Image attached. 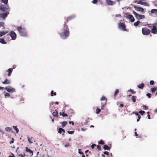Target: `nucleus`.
<instances>
[{
	"instance_id": "12",
	"label": "nucleus",
	"mask_w": 157,
	"mask_h": 157,
	"mask_svg": "<svg viewBox=\"0 0 157 157\" xmlns=\"http://www.w3.org/2000/svg\"><path fill=\"white\" fill-rule=\"evenodd\" d=\"M13 68H9L8 70L7 71L8 72V76H11Z\"/></svg>"
},
{
	"instance_id": "63",
	"label": "nucleus",
	"mask_w": 157,
	"mask_h": 157,
	"mask_svg": "<svg viewBox=\"0 0 157 157\" xmlns=\"http://www.w3.org/2000/svg\"><path fill=\"white\" fill-rule=\"evenodd\" d=\"M154 112L155 113H157V109H155V110H154Z\"/></svg>"
},
{
	"instance_id": "1",
	"label": "nucleus",
	"mask_w": 157,
	"mask_h": 157,
	"mask_svg": "<svg viewBox=\"0 0 157 157\" xmlns=\"http://www.w3.org/2000/svg\"><path fill=\"white\" fill-rule=\"evenodd\" d=\"M17 29L21 36H27V31L24 28L18 26L17 27Z\"/></svg>"
},
{
	"instance_id": "24",
	"label": "nucleus",
	"mask_w": 157,
	"mask_h": 157,
	"mask_svg": "<svg viewBox=\"0 0 157 157\" xmlns=\"http://www.w3.org/2000/svg\"><path fill=\"white\" fill-rule=\"evenodd\" d=\"M3 83L4 84H9L10 83V82L8 79H6L5 81L3 82Z\"/></svg>"
},
{
	"instance_id": "55",
	"label": "nucleus",
	"mask_w": 157,
	"mask_h": 157,
	"mask_svg": "<svg viewBox=\"0 0 157 157\" xmlns=\"http://www.w3.org/2000/svg\"><path fill=\"white\" fill-rule=\"evenodd\" d=\"M12 155H10L9 156V157H16L14 156V155L13 153H11Z\"/></svg>"
},
{
	"instance_id": "23",
	"label": "nucleus",
	"mask_w": 157,
	"mask_h": 157,
	"mask_svg": "<svg viewBox=\"0 0 157 157\" xmlns=\"http://www.w3.org/2000/svg\"><path fill=\"white\" fill-rule=\"evenodd\" d=\"M5 130L7 132H10L11 131V128L8 127H6L5 128Z\"/></svg>"
},
{
	"instance_id": "29",
	"label": "nucleus",
	"mask_w": 157,
	"mask_h": 157,
	"mask_svg": "<svg viewBox=\"0 0 157 157\" xmlns=\"http://www.w3.org/2000/svg\"><path fill=\"white\" fill-rule=\"evenodd\" d=\"M101 101H103V100H105L106 101H106H107V98L105 96H103L102 97H101Z\"/></svg>"
},
{
	"instance_id": "15",
	"label": "nucleus",
	"mask_w": 157,
	"mask_h": 157,
	"mask_svg": "<svg viewBox=\"0 0 157 157\" xmlns=\"http://www.w3.org/2000/svg\"><path fill=\"white\" fill-rule=\"evenodd\" d=\"M107 4L109 5H112L114 4L113 2L110 0H106Z\"/></svg>"
},
{
	"instance_id": "44",
	"label": "nucleus",
	"mask_w": 157,
	"mask_h": 157,
	"mask_svg": "<svg viewBox=\"0 0 157 157\" xmlns=\"http://www.w3.org/2000/svg\"><path fill=\"white\" fill-rule=\"evenodd\" d=\"M143 108L145 109V110H146V109H147V106H146V105H144L143 106Z\"/></svg>"
},
{
	"instance_id": "30",
	"label": "nucleus",
	"mask_w": 157,
	"mask_h": 157,
	"mask_svg": "<svg viewBox=\"0 0 157 157\" xmlns=\"http://www.w3.org/2000/svg\"><path fill=\"white\" fill-rule=\"evenodd\" d=\"M63 131V132H64V130L61 128H59L58 130V132L60 134H61L62 132Z\"/></svg>"
},
{
	"instance_id": "39",
	"label": "nucleus",
	"mask_w": 157,
	"mask_h": 157,
	"mask_svg": "<svg viewBox=\"0 0 157 157\" xmlns=\"http://www.w3.org/2000/svg\"><path fill=\"white\" fill-rule=\"evenodd\" d=\"M98 1V0H93V1L92 2V3L93 4H95L97 3Z\"/></svg>"
},
{
	"instance_id": "17",
	"label": "nucleus",
	"mask_w": 157,
	"mask_h": 157,
	"mask_svg": "<svg viewBox=\"0 0 157 157\" xmlns=\"http://www.w3.org/2000/svg\"><path fill=\"white\" fill-rule=\"evenodd\" d=\"M7 33V31H1L0 32V37H2L5 34Z\"/></svg>"
},
{
	"instance_id": "26",
	"label": "nucleus",
	"mask_w": 157,
	"mask_h": 157,
	"mask_svg": "<svg viewBox=\"0 0 157 157\" xmlns=\"http://www.w3.org/2000/svg\"><path fill=\"white\" fill-rule=\"evenodd\" d=\"M67 121L63 122L62 123V127L63 128L67 124Z\"/></svg>"
},
{
	"instance_id": "52",
	"label": "nucleus",
	"mask_w": 157,
	"mask_h": 157,
	"mask_svg": "<svg viewBox=\"0 0 157 157\" xmlns=\"http://www.w3.org/2000/svg\"><path fill=\"white\" fill-rule=\"evenodd\" d=\"M28 141L30 144H31L32 143V142L31 141H30L31 140L29 138V137L28 138Z\"/></svg>"
},
{
	"instance_id": "46",
	"label": "nucleus",
	"mask_w": 157,
	"mask_h": 157,
	"mask_svg": "<svg viewBox=\"0 0 157 157\" xmlns=\"http://www.w3.org/2000/svg\"><path fill=\"white\" fill-rule=\"evenodd\" d=\"M145 113V112L144 111H140L139 112V113H140V114H144V113Z\"/></svg>"
},
{
	"instance_id": "35",
	"label": "nucleus",
	"mask_w": 157,
	"mask_h": 157,
	"mask_svg": "<svg viewBox=\"0 0 157 157\" xmlns=\"http://www.w3.org/2000/svg\"><path fill=\"white\" fill-rule=\"evenodd\" d=\"M128 91L131 92L132 93V94H134L136 93V92L134 91L133 90H131V89H130V90H128Z\"/></svg>"
},
{
	"instance_id": "8",
	"label": "nucleus",
	"mask_w": 157,
	"mask_h": 157,
	"mask_svg": "<svg viewBox=\"0 0 157 157\" xmlns=\"http://www.w3.org/2000/svg\"><path fill=\"white\" fill-rule=\"evenodd\" d=\"M119 28L121 30L125 31L126 30L125 26L123 23H121L119 24Z\"/></svg>"
},
{
	"instance_id": "6",
	"label": "nucleus",
	"mask_w": 157,
	"mask_h": 157,
	"mask_svg": "<svg viewBox=\"0 0 157 157\" xmlns=\"http://www.w3.org/2000/svg\"><path fill=\"white\" fill-rule=\"evenodd\" d=\"M5 89L9 92L13 93L15 91V89L14 88L10 86H7L5 87Z\"/></svg>"
},
{
	"instance_id": "5",
	"label": "nucleus",
	"mask_w": 157,
	"mask_h": 157,
	"mask_svg": "<svg viewBox=\"0 0 157 157\" xmlns=\"http://www.w3.org/2000/svg\"><path fill=\"white\" fill-rule=\"evenodd\" d=\"M142 33L144 35H148L150 33V30L147 29H142Z\"/></svg>"
},
{
	"instance_id": "27",
	"label": "nucleus",
	"mask_w": 157,
	"mask_h": 157,
	"mask_svg": "<svg viewBox=\"0 0 157 157\" xmlns=\"http://www.w3.org/2000/svg\"><path fill=\"white\" fill-rule=\"evenodd\" d=\"M140 23V22L139 21H138L134 23V26H138L139 24Z\"/></svg>"
},
{
	"instance_id": "19",
	"label": "nucleus",
	"mask_w": 157,
	"mask_h": 157,
	"mask_svg": "<svg viewBox=\"0 0 157 157\" xmlns=\"http://www.w3.org/2000/svg\"><path fill=\"white\" fill-rule=\"evenodd\" d=\"M7 13H3L1 14V17L3 19H4L7 16Z\"/></svg>"
},
{
	"instance_id": "59",
	"label": "nucleus",
	"mask_w": 157,
	"mask_h": 157,
	"mask_svg": "<svg viewBox=\"0 0 157 157\" xmlns=\"http://www.w3.org/2000/svg\"><path fill=\"white\" fill-rule=\"evenodd\" d=\"M133 113H134L135 114H136V115H137V116H139V115L138 114V113H134V112H133Z\"/></svg>"
},
{
	"instance_id": "9",
	"label": "nucleus",
	"mask_w": 157,
	"mask_h": 157,
	"mask_svg": "<svg viewBox=\"0 0 157 157\" xmlns=\"http://www.w3.org/2000/svg\"><path fill=\"white\" fill-rule=\"evenodd\" d=\"M139 3L140 5L145 6H149V4L144 2L143 0H140L139 2Z\"/></svg>"
},
{
	"instance_id": "41",
	"label": "nucleus",
	"mask_w": 157,
	"mask_h": 157,
	"mask_svg": "<svg viewBox=\"0 0 157 157\" xmlns=\"http://www.w3.org/2000/svg\"><path fill=\"white\" fill-rule=\"evenodd\" d=\"M97 147L98 149L99 150H101V147L99 145H98L97 146Z\"/></svg>"
},
{
	"instance_id": "53",
	"label": "nucleus",
	"mask_w": 157,
	"mask_h": 157,
	"mask_svg": "<svg viewBox=\"0 0 157 157\" xmlns=\"http://www.w3.org/2000/svg\"><path fill=\"white\" fill-rule=\"evenodd\" d=\"M140 116L139 115V116H138V119L137 120V122H138L139 121L140 119Z\"/></svg>"
},
{
	"instance_id": "62",
	"label": "nucleus",
	"mask_w": 157,
	"mask_h": 157,
	"mask_svg": "<svg viewBox=\"0 0 157 157\" xmlns=\"http://www.w3.org/2000/svg\"><path fill=\"white\" fill-rule=\"evenodd\" d=\"M53 91H52L51 93V96H53Z\"/></svg>"
},
{
	"instance_id": "47",
	"label": "nucleus",
	"mask_w": 157,
	"mask_h": 157,
	"mask_svg": "<svg viewBox=\"0 0 157 157\" xmlns=\"http://www.w3.org/2000/svg\"><path fill=\"white\" fill-rule=\"evenodd\" d=\"M96 146L95 144H93L91 146V147L92 149H93L94 148V147Z\"/></svg>"
},
{
	"instance_id": "25",
	"label": "nucleus",
	"mask_w": 157,
	"mask_h": 157,
	"mask_svg": "<svg viewBox=\"0 0 157 157\" xmlns=\"http://www.w3.org/2000/svg\"><path fill=\"white\" fill-rule=\"evenodd\" d=\"M157 88L156 87L152 88L151 89V91L152 93H154L157 90Z\"/></svg>"
},
{
	"instance_id": "21",
	"label": "nucleus",
	"mask_w": 157,
	"mask_h": 157,
	"mask_svg": "<svg viewBox=\"0 0 157 157\" xmlns=\"http://www.w3.org/2000/svg\"><path fill=\"white\" fill-rule=\"evenodd\" d=\"M144 83H141V84H140H140L137 87L139 88L142 89L144 87Z\"/></svg>"
},
{
	"instance_id": "4",
	"label": "nucleus",
	"mask_w": 157,
	"mask_h": 157,
	"mask_svg": "<svg viewBox=\"0 0 157 157\" xmlns=\"http://www.w3.org/2000/svg\"><path fill=\"white\" fill-rule=\"evenodd\" d=\"M10 36L11 37L12 40H16L17 36L15 33L14 31H11L10 33Z\"/></svg>"
},
{
	"instance_id": "10",
	"label": "nucleus",
	"mask_w": 157,
	"mask_h": 157,
	"mask_svg": "<svg viewBox=\"0 0 157 157\" xmlns=\"http://www.w3.org/2000/svg\"><path fill=\"white\" fill-rule=\"evenodd\" d=\"M151 33H153L154 34H155L157 32V30L156 27L155 26H153V28L151 30Z\"/></svg>"
},
{
	"instance_id": "48",
	"label": "nucleus",
	"mask_w": 157,
	"mask_h": 157,
	"mask_svg": "<svg viewBox=\"0 0 157 157\" xmlns=\"http://www.w3.org/2000/svg\"><path fill=\"white\" fill-rule=\"evenodd\" d=\"M146 95L147 96L148 98H150L151 97V94L149 93H147L146 94Z\"/></svg>"
},
{
	"instance_id": "43",
	"label": "nucleus",
	"mask_w": 157,
	"mask_h": 157,
	"mask_svg": "<svg viewBox=\"0 0 157 157\" xmlns=\"http://www.w3.org/2000/svg\"><path fill=\"white\" fill-rule=\"evenodd\" d=\"M5 96H6L10 97V95L9 93H6L5 94Z\"/></svg>"
},
{
	"instance_id": "54",
	"label": "nucleus",
	"mask_w": 157,
	"mask_h": 157,
	"mask_svg": "<svg viewBox=\"0 0 157 157\" xmlns=\"http://www.w3.org/2000/svg\"><path fill=\"white\" fill-rule=\"evenodd\" d=\"M75 17V15H73L69 17L68 18H73Z\"/></svg>"
},
{
	"instance_id": "16",
	"label": "nucleus",
	"mask_w": 157,
	"mask_h": 157,
	"mask_svg": "<svg viewBox=\"0 0 157 157\" xmlns=\"http://www.w3.org/2000/svg\"><path fill=\"white\" fill-rule=\"evenodd\" d=\"M53 116L55 117H57L58 116V113L56 110L52 113Z\"/></svg>"
},
{
	"instance_id": "36",
	"label": "nucleus",
	"mask_w": 157,
	"mask_h": 157,
	"mask_svg": "<svg viewBox=\"0 0 157 157\" xmlns=\"http://www.w3.org/2000/svg\"><path fill=\"white\" fill-rule=\"evenodd\" d=\"M78 152L80 154H83V153L82 151V150L81 149H78Z\"/></svg>"
},
{
	"instance_id": "22",
	"label": "nucleus",
	"mask_w": 157,
	"mask_h": 157,
	"mask_svg": "<svg viewBox=\"0 0 157 157\" xmlns=\"http://www.w3.org/2000/svg\"><path fill=\"white\" fill-rule=\"evenodd\" d=\"M0 43L2 44H5L6 42L3 39L0 38Z\"/></svg>"
},
{
	"instance_id": "13",
	"label": "nucleus",
	"mask_w": 157,
	"mask_h": 157,
	"mask_svg": "<svg viewBox=\"0 0 157 157\" xmlns=\"http://www.w3.org/2000/svg\"><path fill=\"white\" fill-rule=\"evenodd\" d=\"M151 12L152 13L155 14L156 16L157 17V9H152L151 10Z\"/></svg>"
},
{
	"instance_id": "42",
	"label": "nucleus",
	"mask_w": 157,
	"mask_h": 157,
	"mask_svg": "<svg viewBox=\"0 0 157 157\" xmlns=\"http://www.w3.org/2000/svg\"><path fill=\"white\" fill-rule=\"evenodd\" d=\"M105 104L102 105L101 106V109H103V110L104 109V107L105 106Z\"/></svg>"
},
{
	"instance_id": "34",
	"label": "nucleus",
	"mask_w": 157,
	"mask_h": 157,
	"mask_svg": "<svg viewBox=\"0 0 157 157\" xmlns=\"http://www.w3.org/2000/svg\"><path fill=\"white\" fill-rule=\"evenodd\" d=\"M2 1L3 3L6 5L8 3V0H2Z\"/></svg>"
},
{
	"instance_id": "7",
	"label": "nucleus",
	"mask_w": 157,
	"mask_h": 157,
	"mask_svg": "<svg viewBox=\"0 0 157 157\" xmlns=\"http://www.w3.org/2000/svg\"><path fill=\"white\" fill-rule=\"evenodd\" d=\"M135 8L136 10L142 13H144V9L141 7L135 6Z\"/></svg>"
},
{
	"instance_id": "58",
	"label": "nucleus",
	"mask_w": 157,
	"mask_h": 157,
	"mask_svg": "<svg viewBox=\"0 0 157 157\" xmlns=\"http://www.w3.org/2000/svg\"><path fill=\"white\" fill-rule=\"evenodd\" d=\"M3 24H4L3 22H0V25H1L2 26H3Z\"/></svg>"
},
{
	"instance_id": "32",
	"label": "nucleus",
	"mask_w": 157,
	"mask_h": 157,
	"mask_svg": "<svg viewBox=\"0 0 157 157\" xmlns=\"http://www.w3.org/2000/svg\"><path fill=\"white\" fill-rule=\"evenodd\" d=\"M101 111V109L99 108H97L96 110V113L97 114H99Z\"/></svg>"
},
{
	"instance_id": "51",
	"label": "nucleus",
	"mask_w": 157,
	"mask_h": 157,
	"mask_svg": "<svg viewBox=\"0 0 157 157\" xmlns=\"http://www.w3.org/2000/svg\"><path fill=\"white\" fill-rule=\"evenodd\" d=\"M62 116L63 117H65V116H67V114L64 113H63Z\"/></svg>"
},
{
	"instance_id": "49",
	"label": "nucleus",
	"mask_w": 157,
	"mask_h": 157,
	"mask_svg": "<svg viewBox=\"0 0 157 157\" xmlns=\"http://www.w3.org/2000/svg\"><path fill=\"white\" fill-rule=\"evenodd\" d=\"M12 140L11 141H10V144L13 143L14 142V139L13 138H12Z\"/></svg>"
},
{
	"instance_id": "61",
	"label": "nucleus",
	"mask_w": 157,
	"mask_h": 157,
	"mask_svg": "<svg viewBox=\"0 0 157 157\" xmlns=\"http://www.w3.org/2000/svg\"><path fill=\"white\" fill-rule=\"evenodd\" d=\"M81 129L83 131H85L86 130V129L82 128H81Z\"/></svg>"
},
{
	"instance_id": "57",
	"label": "nucleus",
	"mask_w": 157,
	"mask_h": 157,
	"mask_svg": "<svg viewBox=\"0 0 157 157\" xmlns=\"http://www.w3.org/2000/svg\"><path fill=\"white\" fill-rule=\"evenodd\" d=\"M5 88L4 87L0 86V90H3Z\"/></svg>"
},
{
	"instance_id": "33",
	"label": "nucleus",
	"mask_w": 157,
	"mask_h": 157,
	"mask_svg": "<svg viewBox=\"0 0 157 157\" xmlns=\"http://www.w3.org/2000/svg\"><path fill=\"white\" fill-rule=\"evenodd\" d=\"M132 99L133 102H135L136 101V98L135 96H132Z\"/></svg>"
},
{
	"instance_id": "3",
	"label": "nucleus",
	"mask_w": 157,
	"mask_h": 157,
	"mask_svg": "<svg viewBox=\"0 0 157 157\" xmlns=\"http://www.w3.org/2000/svg\"><path fill=\"white\" fill-rule=\"evenodd\" d=\"M133 13L135 16L136 18L138 19H144L145 18V16L144 15L138 14L135 11L133 12Z\"/></svg>"
},
{
	"instance_id": "40",
	"label": "nucleus",
	"mask_w": 157,
	"mask_h": 157,
	"mask_svg": "<svg viewBox=\"0 0 157 157\" xmlns=\"http://www.w3.org/2000/svg\"><path fill=\"white\" fill-rule=\"evenodd\" d=\"M67 132L70 134H72L74 133V132L73 131H68Z\"/></svg>"
},
{
	"instance_id": "45",
	"label": "nucleus",
	"mask_w": 157,
	"mask_h": 157,
	"mask_svg": "<svg viewBox=\"0 0 157 157\" xmlns=\"http://www.w3.org/2000/svg\"><path fill=\"white\" fill-rule=\"evenodd\" d=\"M154 81L153 80H151L150 81V84L151 85H153L154 84Z\"/></svg>"
},
{
	"instance_id": "37",
	"label": "nucleus",
	"mask_w": 157,
	"mask_h": 157,
	"mask_svg": "<svg viewBox=\"0 0 157 157\" xmlns=\"http://www.w3.org/2000/svg\"><path fill=\"white\" fill-rule=\"evenodd\" d=\"M118 92H119L118 90L117 89L114 92V95L115 96Z\"/></svg>"
},
{
	"instance_id": "11",
	"label": "nucleus",
	"mask_w": 157,
	"mask_h": 157,
	"mask_svg": "<svg viewBox=\"0 0 157 157\" xmlns=\"http://www.w3.org/2000/svg\"><path fill=\"white\" fill-rule=\"evenodd\" d=\"M128 17L129 19L131 21L133 22L134 21V18L133 16L131 15H129L128 16Z\"/></svg>"
},
{
	"instance_id": "2",
	"label": "nucleus",
	"mask_w": 157,
	"mask_h": 157,
	"mask_svg": "<svg viewBox=\"0 0 157 157\" xmlns=\"http://www.w3.org/2000/svg\"><path fill=\"white\" fill-rule=\"evenodd\" d=\"M69 34L68 30H64L63 32L60 33L61 37L63 39L66 38L69 36Z\"/></svg>"
},
{
	"instance_id": "28",
	"label": "nucleus",
	"mask_w": 157,
	"mask_h": 157,
	"mask_svg": "<svg viewBox=\"0 0 157 157\" xmlns=\"http://www.w3.org/2000/svg\"><path fill=\"white\" fill-rule=\"evenodd\" d=\"M70 146H71V145L69 143H67L64 145V147H67Z\"/></svg>"
},
{
	"instance_id": "56",
	"label": "nucleus",
	"mask_w": 157,
	"mask_h": 157,
	"mask_svg": "<svg viewBox=\"0 0 157 157\" xmlns=\"http://www.w3.org/2000/svg\"><path fill=\"white\" fill-rule=\"evenodd\" d=\"M20 155H21V156L22 157H24L25 156V155L24 153H23V154H21Z\"/></svg>"
},
{
	"instance_id": "60",
	"label": "nucleus",
	"mask_w": 157,
	"mask_h": 157,
	"mask_svg": "<svg viewBox=\"0 0 157 157\" xmlns=\"http://www.w3.org/2000/svg\"><path fill=\"white\" fill-rule=\"evenodd\" d=\"M71 123H72V124L73 125H74V122L72 121H70L69 122V124H71Z\"/></svg>"
},
{
	"instance_id": "31",
	"label": "nucleus",
	"mask_w": 157,
	"mask_h": 157,
	"mask_svg": "<svg viewBox=\"0 0 157 157\" xmlns=\"http://www.w3.org/2000/svg\"><path fill=\"white\" fill-rule=\"evenodd\" d=\"M13 128L14 129L16 130V132L18 133L19 132V130L17 128V127L16 126H13Z\"/></svg>"
},
{
	"instance_id": "38",
	"label": "nucleus",
	"mask_w": 157,
	"mask_h": 157,
	"mask_svg": "<svg viewBox=\"0 0 157 157\" xmlns=\"http://www.w3.org/2000/svg\"><path fill=\"white\" fill-rule=\"evenodd\" d=\"M98 144H104V142L102 141V140H101L100 141L98 142Z\"/></svg>"
},
{
	"instance_id": "64",
	"label": "nucleus",
	"mask_w": 157,
	"mask_h": 157,
	"mask_svg": "<svg viewBox=\"0 0 157 157\" xmlns=\"http://www.w3.org/2000/svg\"><path fill=\"white\" fill-rule=\"evenodd\" d=\"M123 105L122 104H121L119 106V107H123Z\"/></svg>"
},
{
	"instance_id": "18",
	"label": "nucleus",
	"mask_w": 157,
	"mask_h": 157,
	"mask_svg": "<svg viewBox=\"0 0 157 157\" xmlns=\"http://www.w3.org/2000/svg\"><path fill=\"white\" fill-rule=\"evenodd\" d=\"M25 151L28 152H29L30 153V154H31V155H33V152L32 151L30 150V149H29L27 147H25Z\"/></svg>"
},
{
	"instance_id": "50",
	"label": "nucleus",
	"mask_w": 157,
	"mask_h": 157,
	"mask_svg": "<svg viewBox=\"0 0 157 157\" xmlns=\"http://www.w3.org/2000/svg\"><path fill=\"white\" fill-rule=\"evenodd\" d=\"M104 153L105 154L107 155H109V153L107 151H105L104 152Z\"/></svg>"
},
{
	"instance_id": "14",
	"label": "nucleus",
	"mask_w": 157,
	"mask_h": 157,
	"mask_svg": "<svg viewBox=\"0 0 157 157\" xmlns=\"http://www.w3.org/2000/svg\"><path fill=\"white\" fill-rule=\"evenodd\" d=\"M0 9L3 12H4L6 11V10H7L6 11H9V10H8V9L7 8H5L4 6H0Z\"/></svg>"
},
{
	"instance_id": "20",
	"label": "nucleus",
	"mask_w": 157,
	"mask_h": 157,
	"mask_svg": "<svg viewBox=\"0 0 157 157\" xmlns=\"http://www.w3.org/2000/svg\"><path fill=\"white\" fill-rule=\"evenodd\" d=\"M103 148L105 150H110V148L106 145H105L103 147Z\"/></svg>"
}]
</instances>
